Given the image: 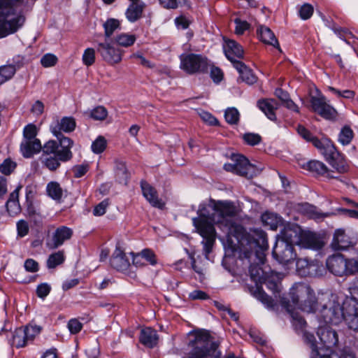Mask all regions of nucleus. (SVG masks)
Instances as JSON below:
<instances>
[{
	"mask_svg": "<svg viewBox=\"0 0 358 358\" xmlns=\"http://www.w3.org/2000/svg\"><path fill=\"white\" fill-rule=\"evenodd\" d=\"M73 235L71 228L66 226L57 227L46 241V247L50 250H55L69 241Z\"/></svg>",
	"mask_w": 358,
	"mask_h": 358,
	"instance_id": "dca6fc26",
	"label": "nucleus"
},
{
	"mask_svg": "<svg viewBox=\"0 0 358 358\" xmlns=\"http://www.w3.org/2000/svg\"><path fill=\"white\" fill-rule=\"evenodd\" d=\"M120 25L119 20L114 18H109L103 24L106 40L110 38L115 31L120 28Z\"/></svg>",
	"mask_w": 358,
	"mask_h": 358,
	"instance_id": "c9c22d12",
	"label": "nucleus"
},
{
	"mask_svg": "<svg viewBox=\"0 0 358 358\" xmlns=\"http://www.w3.org/2000/svg\"><path fill=\"white\" fill-rule=\"evenodd\" d=\"M261 220L264 226L268 227L272 230H276L283 223L281 216L269 211L264 213L261 216Z\"/></svg>",
	"mask_w": 358,
	"mask_h": 358,
	"instance_id": "c756f323",
	"label": "nucleus"
},
{
	"mask_svg": "<svg viewBox=\"0 0 358 358\" xmlns=\"http://www.w3.org/2000/svg\"><path fill=\"white\" fill-rule=\"evenodd\" d=\"M189 298L192 300H205L208 299V295L203 291L196 289L189 294Z\"/></svg>",
	"mask_w": 358,
	"mask_h": 358,
	"instance_id": "774afa93",
	"label": "nucleus"
},
{
	"mask_svg": "<svg viewBox=\"0 0 358 358\" xmlns=\"http://www.w3.org/2000/svg\"><path fill=\"white\" fill-rule=\"evenodd\" d=\"M224 118L227 123L230 124H236L239 121L240 113L234 107L228 108L224 112Z\"/></svg>",
	"mask_w": 358,
	"mask_h": 358,
	"instance_id": "c03bdc74",
	"label": "nucleus"
},
{
	"mask_svg": "<svg viewBox=\"0 0 358 358\" xmlns=\"http://www.w3.org/2000/svg\"><path fill=\"white\" fill-rule=\"evenodd\" d=\"M76 127V122L75 119L73 117H63L60 120H55L50 124V131L55 136L58 141L57 143H61V142L64 140H69V147L73 148V141L70 138L64 136L62 132L70 133L75 130Z\"/></svg>",
	"mask_w": 358,
	"mask_h": 358,
	"instance_id": "9b49d317",
	"label": "nucleus"
},
{
	"mask_svg": "<svg viewBox=\"0 0 358 358\" xmlns=\"http://www.w3.org/2000/svg\"><path fill=\"white\" fill-rule=\"evenodd\" d=\"M244 141L250 145H255L261 141V136L257 134L247 133L243 136Z\"/></svg>",
	"mask_w": 358,
	"mask_h": 358,
	"instance_id": "052dcab7",
	"label": "nucleus"
},
{
	"mask_svg": "<svg viewBox=\"0 0 358 358\" xmlns=\"http://www.w3.org/2000/svg\"><path fill=\"white\" fill-rule=\"evenodd\" d=\"M312 110L326 120L336 118L337 112L336 109L329 103L326 97L318 94L317 96H312L310 99Z\"/></svg>",
	"mask_w": 358,
	"mask_h": 358,
	"instance_id": "f8f14e48",
	"label": "nucleus"
},
{
	"mask_svg": "<svg viewBox=\"0 0 358 358\" xmlns=\"http://www.w3.org/2000/svg\"><path fill=\"white\" fill-rule=\"evenodd\" d=\"M83 62L85 65L92 66L95 62V50L92 48H88L85 50L83 55Z\"/></svg>",
	"mask_w": 358,
	"mask_h": 358,
	"instance_id": "3c124183",
	"label": "nucleus"
},
{
	"mask_svg": "<svg viewBox=\"0 0 358 358\" xmlns=\"http://www.w3.org/2000/svg\"><path fill=\"white\" fill-rule=\"evenodd\" d=\"M301 227L296 223H287L284 225L276 240H282L290 245H296L299 240Z\"/></svg>",
	"mask_w": 358,
	"mask_h": 358,
	"instance_id": "6ab92c4d",
	"label": "nucleus"
},
{
	"mask_svg": "<svg viewBox=\"0 0 358 358\" xmlns=\"http://www.w3.org/2000/svg\"><path fill=\"white\" fill-rule=\"evenodd\" d=\"M41 331V327L37 325H28L24 328L16 329L12 333L11 343L16 348H22L29 341H31Z\"/></svg>",
	"mask_w": 358,
	"mask_h": 358,
	"instance_id": "2eb2a0df",
	"label": "nucleus"
},
{
	"mask_svg": "<svg viewBox=\"0 0 358 358\" xmlns=\"http://www.w3.org/2000/svg\"><path fill=\"white\" fill-rule=\"evenodd\" d=\"M307 169L313 173H315L318 175H324L327 172V167L326 165L317 160H312L307 163L306 164Z\"/></svg>",
	"mask_w": 358,
	"mask_h": 358,
	"instance_id": "79ce46f5",
	"label": "nucleus"
},
{
	"mask_svg": "<svg viewBox=\"0 0 358 358\" xmlns=\"http://www.w3.org/2000/svg\"><path fill=\"white\" fill-rule=\"evenodd\" d=\"M115 172L117 178L121 183L127 184L129 178V173L126 166V164L120 160L115 162Z\"/></svg>",
	"mask_w": 358,
	"mask_h": 358,
	"instance_id": "473e14b6",
	"label": "nucleus"
},
{
	"mask_svg": "<svg viewBox=\"0 0 358 358\" xmlns=\"http://www.w3.org/2000/svg\"><path fill=\"white\" fill-rule=\"evenodd\" d=\"M231 159L233 163H228L224 165L225 171L235 173L248 178H252L256 176L257 170L244 156L234 155Z\"/></svg>",
	"mask_w": 358,
	"mask_h": 358,
	"instance_id": "1a4fd4ad",
	"label": "nucleus"
},
{
	"mask_svg": "<svg viewBox=\"0 0 358 358\" xmlns=\"http://www.w3.org/2000/svg\"><path fill=\"white\" fill-rule=\"evenodd\" d=\"M234 23L236 24L235 33L237 35H242L250 28V24L247 21L242 20L239 18H236L234 20Z\"/></svg>",
	"mask_w": 358,
	"mask_h": 358,
	"instance_id": "4d7b16f0",
	"label": "nucleus"
},
{
	"mask_svg": "<svg viewBox=\"0 0 358 358\" xmlns=\"http://www.w3.org/2000/svg\"><path fill=\"white\" fill-rule=\"evenodd\" d=\"M358 273V257L346 259V276Z\"/></svg>",
	"mask_w": 358,
	"mask_h": 358,
	"instance_id": "de8ad7c7",
	"label": "nucleus"
},
{
	"mask_svg": "<svg viewBox=\"0 0 358 358\" xmlns=\"http://www.w3.org/2000/svg\"><path fill=\"white\" fill-rule=\"evenodd\" d=\"M46 192L48 195L55 201H60L63 196V189L55 181H51L47 184Z\"/></svg>",
	"mask_w": 358,
	"mask_h": 358,
	"instance_id": "72a5a7b5",
	"label": "nucleus"
},
{
	"mask_svg": "<svg viewBox=\"0 0 358 358\" xmlns=\"http://www.w3.org/2000/svg\"><path fill=\"white\" fill-rule=\"evenodd\" d=\"M297 132L307 142H311L315 136L304 126L299 125L297 127Z\"/></svg>",
	"mask_w": 358,
	"mask_h": 358,
	"instance_id": "680f3d73",
	"label": "nucleus"
},
{
	"mask_svg": "<svg viewBox=\"0 0 358 358\" xmlns=\"http://www.w3.org/2000/svg\"><path fill=\"white\" fill-rule=\"evenodd\" d=\"M96 50L102 59L110 64H117L122 60V52L121 50L113 46L108 40L103 43H99Z\"/></svg>",
	"mask_w": 358,
	"mask_h": 358,
	"instance_id": "f3484780",
	"label": "nucleus"
},
{
	"mask_svg": "<svg viewBox=\"0 0 358 358\" xmlns=\"http://www.w3.org/2000/svg\"><path fill=\"white\" fill-rule=\"evenodd\" d=\"M310 265V262L306 259H298L296 263V271L298 274L303 277H306V272Z\"/></svg>",
	"mask_w": 358,
	"mask_h": 358,
	"instance_id": "09e8293b",
	"label": "nucleus"
},
{
	"mask_svg": "<svg viewBox=\"0 0 358 358\" xmlns=\"http://www.w3.org/2000/svg\"><path fill=\"white\" fill-rule=\"evenodd\" d=\"M159 3L165 8L176 9L180 6L190 7L189 0H159Z\"/></svg>",
	"mask_w": 358,
	"mask_h": 358,
	"instance_id": "37998d69",
	"label": "nucleus"
},
{
	"mask_svg": "<svg viewBox=\"0 0 358 358\" xmlns=\"http://www.w3.org/2000/svg\"><path fill=\"white\" fill-rule=\"evenodd\" d=\"M210 78L215 83H219L223 78V73L218 67L213 66L210 69Z\"/></svg>",
	"mask_w": 358,
	"mask_h": 358,
	"instance_id": "0e129e2a",
	"label": "nucleus"
},
{
	"mask_svg": "<svg viewBox=\"0 0 358 358\" xmlns=\"http://www.w3.org/2000/svg\"><path fill=\"white\" fill-rule=\"evenodd\" d=\"M38 134V129L34 124H28L23 129V138L22 141H40L36 138Z\"/></svg>",
	"mask_w": 358,
	"mask_h": 358,
	"instance_id": "a19ab883",
	"label": "nucleus"
},
{
	"mask_svg": "<svg viewBox=\"0 0 358 358\" xmlns=\"http://www.w3.org/2000/svg\"><path fill=\"white\" fill-rule=\"evenodd\" d=\"M145 4L143 2L131 3L125 12L127 19L130 22H134L142 16Z\"/></svg>",
	"mask_w": 358,
	"mask_h": 358,
	"instance_id": "7c9ffc66",
	"label": "nucleus"
},
{
	"mask_svg": "<svg viewBox=\"0 0 358 358\" xmlns=\"http://www.w3.org/2000/svg\"><path fill=\"white\" fill-rule=\"evenodd\" d=\"M259 109L266 115V117L274 121L276 119L275 110L278 108L279 104L274 99L260 100L257 103Z\"/></svg>",
	"mask_w": 358,
	"mask_h": 358,
	"instance_id": "393cba45",
	"label": "nucleus"
},
{
	"mask_svg": "<svg viewBox=\"0 0 358 358\" xmlns=\"http://www.w3.org/2000/svg\"><path fill=\"white\" fill-rule=\"evenodd\" d=\"M329 324H331V323L325 322L324 318L322 317L321 309L319 316V326L317 331V334L320 338V343L316 342L313 334L304 331L303 337L305 341L311 348L310 358H313L315 351L318 353V355H317L318 358L324 357H329L333 353L340 356L344 352H352L350 350L346 349L340 351L339 353L330 350L332 346L336 345L338 339L336 332L329 327ZM332 325L334 324H332Z\"/></svg>",
	"mask_w": 358,
	"mask_h": 358,
	"instance_id": "20e7f679",
	"label": "nucleus"
},
{
	"mask_svg": "<svg viewBox=\"0 0 358 358\" xmlns=\"http://www.w3.org/2000/svg\"><path fill=\"white\" fill-rule=\"evenodd\" d=\"M141 187L143 196L152 206L159 209L164 208V203L158 197L157 190L152 185L148 182L142 180Z\"/></svg>",
	"mask_w": 358,
	"mask_h": 358,
	"instance_id": "5701e85b",
	"label": "nucleus"
},
{
	"mask_svg": "<svg viewBox=\"0 0 358 358\" xmlns=\"http://www.w3.org/2000/svg\"><path fill=\"white\" fill-rule=\"evenodd\" d=\"M234 68L237 70L241 80L248 85H252L257 81V77L252 71L249 69L243 62H236L234 63Z\"/></svg>",
	"mask_w": 358,
	"mask_h": 358,
	"instance_id": "a878e982",
	"label": "nucleus"
},
{
	"mask_svg": "<svg viewBox=\"0 0 358 358\" xmlns=\"http://www.w3.org/2000/svg\"><path fill=\"white\" fill-rule=\"evenodd\" d=\"M139 339L143 345L152 348L157 343V333L155 329L150 327H146L141 330Z\"/></svg>",
	"mask_w": 358,
	"mask_h": 358,
	"instance_id": "bb28decb",
	"label": "nucleus"
},
{
	"mask_svg": "<svg viewBox=\"0 0 358 358\" xmlns=\"http://www.w3.org/2000/svg\"><path fill=\"white\" fill-rule=\"evenodd\" d=\"M106 148V140L104 137L99 136L92 143V150L95 154H100L103 152Z\"/></svg>",
	"mask_w": 358,
	"mask_h": 358,
	"instance_id": "49530a36",
	"label": "nucleus"
},
{
	"mask_svg": "<svg viewBox=\"0 0 358 358\" xmlns=\"http://www.w3.org/2000/svg\"><path fill=\"white\" fill-rule=\"evenodd\" d=\"M296 245L305 249L318 250L324 246V242L316 234L302 229Z\"/></svg>",
	"mask_w": 358,
	"mask_h": 358,
	"instance_id": "412c9836",
	"label": "nucleus"
},
{
	"mask_svg": "<svg viewBox=\"0 0 358 358\" xmlns=\"http://www.w3.org/2000/svg\"><path fill=\"white\" fill-rule=\"evenodd\" d=\"M69 141L63 140L61 143L50 140L43 146L39 160L42 165L49 171H54L61 165V162L69 161L73 157L71 148L69 147Z\"/></svg>",
	"mask_w": 358,
	"mask_h": 358,
	"instance_id": "423d86ee",
	"label": "nucleus"
},
{
	"mask_svg": "<svg viewBox=\"0 0 358 358\" xmlns=\"http://www.w3.org/2000/svg\"><path fill=\"white\" fill-rule=\"evenodd\" d=\"M111 266L118 271L127 273L131 278H135L136 274L133 271H129L130 262L126 254L120 248H116L110 259Z\"/></svg>",
	"mask_w": 358,
	"mask_h": 358,
	"instance_id": "a211bd4d",
	"label": "nucleus"
},
{
	"mask_svg": "<svg viewBox=\"0 0 358 358\" xmlns=\"http://www.w3.org/2000/svg\"><path fill=\"white\" fill-rule=\"evenodd\" d=\"M298 210L302 214L314 220H320L328 217L329 215V213H321L316 206L308 203H301L299 205Z\"/></svg>",
	"mask_w": 358,
	"mask_h": 358,
	"instance_id": "c85d7f7f",
	"label": "nucleus"
},
{
	"mask_svg": "<svg viewBox=\"0 0 358 358\" xmlns=\"http://www.w3.org/2000/svg\"><path fill=\"white\" fill-rule=\"evenodd\" d=\"M289 295L292 305L290 304L289 300L282 297L280 301L282 306L290 313L295 329L297 331H303L306 322L297 312L294 311L292 306H297L303 312H315L317 306L315 292L308 284L298 282L295 283L290 289Z\"/></svg>",
	"mask_w": 358,
	"mask_h": 358,
	"instance_id": "7ed1b4c3",
	"label": "nucleus"
},
{
	"mask_svg": "<svg viewBox=\"0 0 358 358\" xmlns=\"http://www.w3.org/2000/svg\"><path fill=\"white\" fill-rule=\"evenodd\" d=\"M21 187H17L13 192L10 194L9 198L6 203V208L10 215H14L20 213V206L19 203V190Z\"/></svg>",
	"mask_w": 358,
	"mask_h": 358,
	"instance_id": "2f4dec72",
	"label": "nucleus"
},
{
	"mask_svg": "<svg viewBox=\"0 0 358 358\" xmlns=\"http://www.w3.org/2000/svg\"><path fill=\"white\" fill-rule=\"evenodd\" d=\"M322 300V317L325 322L338 325L344 322L350 330L358 332V303L336 294H326Z\"/></svg>",
	"mask_w": 358,
	"mask_h": 358,
	"instance_id": "f03ea898",
	"label": "nucleus"
},
{
	"mask_svg": "<svg viewBox=\"0 0 358 358\" xmlns=\"http://www.w3.org/2000/svg\"><path fill=\"white\" fill-rule=\"evenodd\" d=\"M22 0H0V38L16 32L22 27L25 17L17 12Z\"/></svg>",
	"mask_w": 358,
	"mask_h": 358,
	"instance_id": "0eeeda50",
	"label": "nucleus"
},
{
	"mask_svg": "<svg viewBox=\"0 0 358 358\" xmlns=\"http://www.w3.org/2000/svg\"><path fill=\"white\" fill-rule=\"evenodd\" d=\"M259 38L264 43L279 48V43L273 32L266 26L260 25L257 30Z\"/></svg>",
	"mask_w": 358,
	"mask_h": 358,
	"instance_id": "cd10ccee",
	"label": "nucleus"
},
{
	"mask_svg": "<svg viewBox=\"0 0 358 358\" xmlns=\"http://www.w3.org/2000/svg\"><path fill=\"white\" fill-rule=\"evenodd\" d=\"M328 90L334 94H336L338 96H342L345 99H352L355 96V92L349 90L340 91L333 87H329Z\"/></svg>",
	"mask_w": 358,
	"mask_h": 358,
	"instance_id": "e2e57ef3",
	"label": "nucleus"
},
{
	"mask_svg": "<svg viewBox=\"0 0 358 358\" xmlns=\"http://www.w3.org/2000/svg\"><path fill=\"white\" fill-rule=\"evenodd\" d=\"M68 329L71 334H78L83 328V324L77 319H71L67 324Z\"/></svg>",
	"mask_w": 358,
	"mask_h": 358,
	"instance_id": "bf43d9fd",
	"label": "nucleus"
},
{
	"mask_svg": "<svg viewBox=\"0 0 358 358\" xmlns=\"http://www.w3.org/2000/svg\"><path fill=\"white\" fill-rule=\"evenodd\" d=\"M223 49L227 58L233 64L240 62L237 59H241L243 57V49L241 45L234 40H226L223 45Z\"/></svg>",
	"mask_w": 358,
	"mask_h": 358,
	"instance_id": "4be33fe9",
	"label": "nucleus"
},
{
	"mask_svg": "<svg viewBox=\"0 0 358 358\" xmlns=\"http://www.w3.org/2000/svg\"><path fill=\"white\" fill-rule=\"evenodd\" d=\"M273 258L281 264H288L296 259V254L294 250L293 245H290L282 240H276L273 248Z\"/></svg>",
	"mask_w": 358,
	"mask_h": 358,
	"instance_id": "ddd939ff",
	"label": "nucleus"
},
{
	"mask_svg": "<svg viewBox=\"0 0 358 358\" xmlns=\"http://www.w3.org/2000/svg\"><path fill=\"white\" fill-rule=\"evenodd\" d=\"M136 40L135 35L126 33H122L115 38V42L117 45L125 48L132 45Z\"/></svg>",
	"mask_w": 358,
	"mask_h": 358,
	"instance_id": "e433bc0d",
	"label": "nucleus"
},
{
	"mask_svg": "<svg viewBox=\"0 0 358 358\" xmlns=\"http://www.w3.org/2000/svg\"><path fill=\"white\" fill-rule=\"evenodd\" d=\"M16 163L10 159H6L0 165V171L6 175H10L15 169Z\"/></svg>",
	"mask_w": 358,
	"mask_h": 358,
	"instance_id": "603ef678",
	"label": "nucleus"
},
{
	"mask_svg": "<svg viewBox=\"0 0 358 358\" xmlns=\"http://www.w3.org/2000/svg\"><path fill=\"white\" fill-rule=\"evenodd\" d=\"M357 242L358 236L356 233L338 229L334 233L330 245L334 251H345L355 247Z\"/></svg>",
	"mask_w": 358,
	"mask_h": 358,
	"instance_id": "9d476101",
	"label": "nucleus"
},
{
	"mask_svg": "<svg viewBox=\"0 0 358 358\" xmlns=\"http://www.w3.org/2000/svg\"><path fill=\"white\" fill-rule=\"evenodd\" d=\"M17 236L19 237H24L28 234L29 227L27 221L24 220H19L16 224Z\"/></svg>",
	"mask_w": 358,
	"mask_h": 358,
	"instance_id": "13d9d810",
	"label": "nucleus"
},
{
	"mask_svg": "<svg viewBox=\"0 0 358 358\" xmlns=\"http://www.w3.org/2000/svg\"><path fill=\"white\" fill-rule=\"evenodd\" d=\"M141 256H142L144 262H147L152 266H154L157 264V258L152 250L148 248L143 249L141 252H139Z\"/></svg>",
	"mask_w": 358,
	"mask_h": 358,
	"instance_id": "864d4df0",
	"label": "nucleus"
},
{
	"mask_svg": "<svg viewBox=\"0 0 358 358\" xmlns=\"http://www.w3.org/2000/svg\"><path fill=\"white\" fill-rule=\"evenodd\" d=\"M43 150L41 141H22L20 151L25 158H30Z\"/></svg>",
	"mask_w": 358,
	"mask_h": 358,
	"instance_id": "b1692460",
	"label": "nucleus"
},
{
	"mask_svg": "<svg viewBox=\"0 0 358 358\" xmlns=\"http://www.w3.org/2000/svg\"><path fill=\"white\" fill-rule=\"evenodd\" d=\"M313 13V7L309 3H304L301 6L299 10L300 17L304 20L309 19L312 16Z\"/></svg>",
	"mask_w": 358,
	"mask_h": 358,
	"instance_id": "5fc2aeb1",
	"label": "nucleus"
},
{
	"mask_svg": "<svg viewBox=\"0 0 358 358\" xmlns=\"http://www.w3.org/2000/svg\"><path fill=\"white\" fill-rule=\"evenodd\" d=\"M354 137V133L349 126L343 127L338 134V142L343 145H349Z\"/></svg>",
	"mask_w": 358,
	"mask_h": 358,
	"instance_id": "58836bf2",
	"label": "nucleus"
},
{
	"mask_svg": "<svg viewBox=\"0 0 358 358\" xmlns=\"http://www.w3.org/2000/svg\"><path fill=\"white\" fill-rule=\"evenodd\" d=\"M349 296H346L345 299H352L358 303V278L353 279L348 288Z\"/></svg>",
	"mask_w": 358,
	"mask_h": 358,
	"instance_id": "a18cd8bd",
	"label": "nucleus"
},
{
	"mask_svg": "<svg viewBox=\"0 0 358 358\" xmlns=\"http://www.w3.org/2000/svg\"><path fill=\"white\" fill-rule=\"evenodd\" d=\"M50 287L47 283H42L37 287L36 293L38 297L45 298L50 292Z\"/></svg>",
	"mask_w": 358,
	"mask_h": 358,
	"instance_id": "338daca9",
	"label": "nucleus"
},
{
	"mask_svg": "<svg viewBox=\"0 0 358 358\" xmlns=\"http://www.w3.org/2000/svg\"><path fill=\"white\" fill-rule=\"evenodd\" d=\"M180 59V69L188 74L205 73L210 66L208 58L200 54H183Z\"/></svg>",
	"mask_w": 358,
	"mask_h": 358,
	"instance_id": "6e6552de",
	"label": "nucleus"
},
{
	"mask_svg": "<svg viewBox=\"0 0 358 358\" xmlns=\"http://www.w3.org/2000/svg\"><path fill=\"white\" fill-rule=\"evenodd\" d=\"M326 266L329 271L334 275L346 276V258L343 255L334 254L329 256L327 259Z\"/></svg>",
	"mask_w": 358,
	"mask_h": 358,
	"instance_id": "aec40b11",
	"label": "nucleus"
},
{
	"mask_svg": "<svg viewBox=\"0 0 358 358\" xmlns=\"http://www.w3.org/2000/svg\"><path fill=\"white\" fill-rule=\"evenodd\" d=\"M238 209L232 201L210 199L208 204L201 203L192 222L199 234L203 237V250L207 256L212 250L216 233L214 224H217L224 234L222 241H226L228 250L232 252L239 250V261L248 267L251 279L256 283L250 292L252 296L261 301L267 308L274 309V300L257 285L265 284L274 294L280 291L281 274L274 272L264 262L262 251L267 247L266 233L259 229L246 233L241 224L234 221Z\"/></svg>",
	"mask_w": 358,
	"mask_h": 358,
	"instance_id": "f257e3e1",
	"label": "nucleus"
},
{
	"mask_svg": "<svg viewBox=\"0 0 358 358\" xmlns=\"http://www.w3.org/2000/svg\"><path fill=\"white\" fill-rule=\"evenodd\" d=\"M218 344L213 341L206 331H201L194 334L185 350L178 354L181 358H220V352L217 350Z\"/></svg>",
	"mask_w": 358,
	"mask_h": 358,
	"instance_id": "39448f33",
	"label": "nucleus"
},
{
	"mask_svg": "<svg viewBox=\"0 0 358 358\" xmlns=\"http://www.w3.org/2000/svg\"><path fill=\"white\" fill-rule=\"evenodd\" d=\"M57 62V57L50 53L45 54L41 59V63L45 68L53 66Z\"/></svg>",
	"mask_w": 358,
	"mask_h": 358,
	"instance_id": "6e6d98bb",
	"label": "nucleus"
},
{
	"mask_svg": "<svg viewBox=\"0 0 358 358\" xmlns=\"http://www.w3.org/2000/svg\"><path fill=\"white\" fill-rule=\"evenodd\" d=\"M306 272V277H319L323 275L325 268L322 264L317 261H310V265Z\"/></svg>",
	"mask_w": 358,
	"mask_h": 358,
	"instance_id": "4c0bfd02",
	"label": "nucleus"
},
{
	"mask_svg": "<svg viewBox=\"0 0 358 358\" xmlns=\"http://www.w3.org/2000/svg\"><path fill=\"white\" fill-rule=\"evenodd\" d=\"M321 154L326 160L339 173H345L348 167L341 155L336 150V147L329 139Z\"/></svg>",
	"mask_w": 358,
	"mask_h": 358,
	"instance_id": "4468645a",
	"label": "nucleus"
},
{
	"mask_svg": "<svg viewBox=\"0 0 358 358\" xmlns=\"http://www.w3.org/2000/svg\"><path fill=\"white\" fill-rule=\"evenodd\" d=\"M107 115L108 111L103 106H97L90 111V116L95 120H103Z\"/></svg>",
	"mask_w": 358,
	"mask_h": 358,
	"instance_id": "8fccbe9b",
	"label": "nucleus"
},
{
	"mask_svg": "<svg viewBox=\"0 0 358 358\" xmlns=\"http://www.w3.org/2000/svg\"><path fill=\"white\" fill-rule=\"evenodd\" d=\"M65 261V254L63 250H59L50 254L47 259L46 265L48 268H55L62 264Z\"/></svg>",
	"mask_w": 358,
	"mask_h": 358,
	"instance_id": "f704fd0d",
	"label": "nucleus"
},
{
	"mask_svg": "<svg viewBox=\"0 0 358 358\" xmlns=\"http://www.w3.org/2000/svg\"><path fill=\"white\" fill-rule=\"evenodd\" d=\"M15 72L16 68L12 64L0 66V85L10 80Z\"/></svg>",
	"mask_w": 358,
	"mask_h": 358,
	"instance_id": "ea45409f",
	"label": "nucleus"
},
{
	"mask_svg": "<svg viewBox=\"0 0 358 358\" xmlns=\"http://www.w3.org/2000/svg\"><path fill=\"white\" fill-rule=\"evenodd\" d=\"M108 206V201L107 200H103L98 205H96L93 210V214L95 216H101L103 215L106 210V208Z\"/></svg>",
	"mask_w": 358,
	"mask_h": 358,
	"instance_id": "69168bd1",
	"label": "nucleus"
}]
</instances>
